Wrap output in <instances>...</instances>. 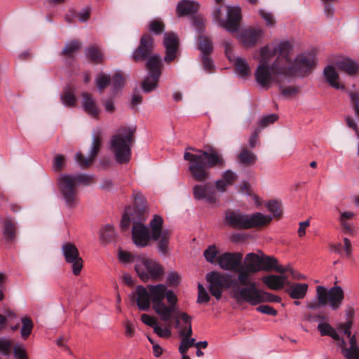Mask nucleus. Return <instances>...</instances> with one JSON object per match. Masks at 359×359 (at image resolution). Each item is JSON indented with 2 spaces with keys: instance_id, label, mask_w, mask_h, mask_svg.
<instances>
[{
  "instance_id": "f257e3e1",
  "label": "nucleus",
  "mask_w": 359,
  "mask_h": 359,
  "mask_svg": "<svg viewBox=\"0 0 359 359\" xmlns=\"http://www.w3.org/2000/svg\"><path fill=\"white\" fill-rule=\"evenodd\" d=\"M137 304L142 311H147L152 304L155 313L163 322H168L175 318V327L180 334V328L185 327L186 324L181 317L182 313L177 311L178 299L172 290H168L163 284L148 285L147 287L138 285L135 289Z\"/></svg>"
},
{
  "instance_id": "f03ea898",
  "label": "nucleus",
  "mask_w": 359,
  "mask_h": 359,
  "mask_svg": "<svg viewBox=\"0 0 359 359\" xmlns=\"http://www.w3.org/2000/svg\"><path fill=\"white\" fill-rule=\"evenodd\" d=\"M261 271V252L259 254L253 252L245 255L244 263H241L237 277L231 273H222L217 271H211L206 275L209 283L208 289L216 299H219L224 288H241L243 287H252L256 283L252 280V276Z\"/></svg>"
},
{
  "instance_id": "7ed1b4c3",
  "label": "nucleus",
  "mask_w": 359,
  "mask_h": 359,
  "mask_svg": "<svg viewBox=\"0 0 359 359\" xmlns=\"http://www.w3.org/2000/svg\"><path fill=\"white\" fill-rule=\"evenodd\" d=\"M283 53H280L276 43L268 44L255 56L259 64L255 71V80L259 87L269 89L273 83L288 81L283 63Z\"/></svg>"
},
{
  "instance_id": "20e7f679",
  "label": "nucleus",
  "mask_w": 359,
  "mask_h": 359,
  "mask_svg": "<svg viewBox=\"0 0 359 359\" xmlns=\"http://www.w3.org/2000/svg\"><path fill=\"white\" fill-rule=\"evenodd\" d=\"M154 47V39L148 34H144L140 39V46L133 52L134 61H143L148 58L146 63L149 71L148 76L143 80L142 88L144 93H150L158 86L161 76V62L159 55L151 56Z\"/></svg>"
},
{
  "instance_id": "39448f33",
  "label": "nucleus",
  "mask_w": 359,
  "mask_h": 359,
  "mask_svg": "<svg viewBox=\"0 0 359 359\" xmlns=\"http://www.w3.org/2000/svg\"><path fill=\"white\" fill-rule=\"evenodd\" d=\"M197 154L185 151L184 159L189 162V170L195 180L205 181L208 177L206 169L212 167H223L225 163L222 154L215 149L208 151L196 150Z\"/></svg>"
},
{
  "instance_id": "423d86ee",
  "label": "nucleus",
  "mask_w": 359,
  "mask_h": 359,
  "mask_svg": "<svg viewBox=\"0 0 359 359\" xmlns=\"http://www.w3.org/2000/svg\"><path fill=\"white\" fill-rule=\"evenodd\" d=\"M351 320L340 325L339 330L342 337L327 323H320L318 330L322 336H330L335 341L336 346L346 359H359V344L355 335L351 334Z\"/></svg>"
},
{
  "instance_id": "0eeeda50",
  "label": "nucleus",
  "mask_w": 359,
  "mask_h": 359,
  "mask_svg": "<svg viewBox=\"0 0 359 359\" xmlns=\"http://www.w3.org/2000/svg\"><path fill=\"white\" fill-rule=\"evenodd\" d=\"M277 43L280 53H284V59L282 60L285 74H286L288 81L294 76H302L310 72L313 68L316 60L313 54L304 53L296 56L294 60H292V46L289 41H280Z\"/></svg>"
},
{
  "instance_id": "6e6552de",
  "label": "nucleus",
  "mask_w": 359,
  "mask_h": 359,
  "mask_svg": "<svg viewBox=\"0 0 359 359\" xmlns=\"http://www.w3.org/2000/svg\"><path fill=\"white\" fill-rule=\"evenodd\" d=\"M134 143V130L130 128L123 127L118 129L111 137L109 149L118 163L129 162L131 158V148Z\"/></svg>"
},
{
  "instance_id": "1a4fd4ad",
  "label": "nucleus",
  "mask_w": 359,
  "mask_h": 359,
  "mask_svg": "<svg viewBox=\"0 0 359 359\" xmlns=\"http://www.w3.org/2000/svg\"><path fill=\"white\" fill-rule=\"evenodd\" d=\"M272 218L262 212L245 214L239 211H228L226 212L225 221L233 228L248 229L265 226L271 222Z\"/></svg>"
},
{
  "instance_id": "9d476101",
  "label": "nucleus",
  "mask_w": 359,
  "mask_h": 359,
  "mask_svg": "<svg viewBox=\"0 0 359 359\" xmlns=\"http://www.w3.org/2000/svg\"><path fill=\"white\" fill-rule=\"evenodd\" d=\"M233 297L238 302H245L252 306H255L265 302H280V297L257 289V285L236 288L233 290Z\"/></svg>"
},
{
  "instance_id": "9b49d317",
  "label": "nucleus",
  "mask_w": 359,
  "mask_h": 359,
  "mask_svg": "<svg viewBox=\"0 0 359 359\" xmlns=\"http://www.w3.org/2000/svg\"><path fill=\"white\" fill-rule=\"evenodd\" d=\"M137 258L135 269L142 281L147 282L150 279L159 280L163 276L164 269L156 260L144 256Z\"/></svg>"
},
{
  "instance_id": "f8f14e48",
  "label": "nucleus",
  "mask_w": 359,
  "mask_h": 359,
  "mask_svg": "<svg viewBox=\"0 0 359 359\" xmlns=\"http://www.w3.org/2000/svg\"><path fill=\"white\" fill-rule=\"evenodd\" d=\"M57 183L60 197L65 206L70 210L76 208L80 200L72 175H61L58 177Z\"/></svg>"
},
{
  "instance_id": "ddd939ff",
  "label": "nucleus",
  "mask_w": 359,
  "mask_h": 359,
  "mask_svg": "<svg viewBox=\"0 0 359 359\" xmlns=\"http://www.w3.org/2000/svg\"><path fill=\"white\" fill-rule=\"evenodd\" d=\"M222 6H215L212 11V16L215 20L219 22L226 31L236 32L239 28V22L241 20V8L240 6H227L226 19L222 18Z\"/></svg>"
},
{
  "instance_id": "4468645a",
  "label": "nucleus",
  "mask_w": 359,
  "mask_h": 359,
  "mask_svg": "<svg viewBox=\"0 0 359 359\" xmlns=\"http://www.w3.org/2000/svg\"><path fill=\"white\" fill-rule=\"evenodd\" d=\"M163 219L159 215H154L149 223L151 227V238L156 241V247L158 252L165 255L169 252L170 231L163 229Z\"/></svg>"
},
{
  "instance_id": "2eb2a0df",
  "label": "nucleus",
  "mask_w": 359,
  "mask_h": 359,
  "mask_svg": "<svg viewBox=\"0 0 359 359\" xmlns=\"http://www.w3.org/2000/svg\"><path fill=\"white\" fill-rule=\"evenodd\" d=\"M138 219L140 222H135L133 226L132 238L136 246L144 248L148 245L151 238L148 227L142 224V221H144L145 218L144 215H142L141 212H144L145 209L144 208H138Z\"/></svg>"
},
{
  "instance_id": "dca6fc26",
  "label": "nucleus",
  "mask_w": 359,
  "mask_h": 359,
  "mask_svg": "<svg viewBox=\"0 0 359 359\" xmlns=\"http://www.w3.org/2000/svg\"><path fill=\"white\" fill-rule=\"evenodd\" d=\"M62 251L66 262L72 264V273L79 275L83 267V260L76 245L67 243L62 245Z\"/></svg>"
},
{
  "instance_id": "f3484780",
  "label": "nucleus",
  "mask_w": 359,
  "mask_h": 359,
  "mask_svg": "<svg viewBox=\"0 0 359 359\" xmlns=\"http://www.w3.org/2000/svg\"><path fill=\"white\" fill-rule=\"evenodd\" d=\"M225 54L231 62H234L236 73L242 79H246L251 74L250 66L246 60L242 57H236L233 54V46L230 41H226Z\"/></svg>"
},
{
  "instance_id": "a211bd4d",
  "label": "nucleus",
  "mask_w": 359,
  "mask_h": 359,
  "mask_svg": "<svg viewBox=\"0 0 359 359\" xmlns=\"http://www.w3.org/2000/svg\"><path fill=\"white\" fill-rule=\"evenodd\" d=\"M181 317L186 326L180 328V336L182 339L179 346V351L181 354H184L187 353L189 348L195 346L196 339L190 338L192 334L191 317L187 313H182Z\"/></svg>"
},
{
  "instance_id": "6ab92c4d",
  "label": "nucleus",
  "mask_w": 359,
  "mask_h": 359,
  "mask_svg": "<svg viewBox=\"0 0 359 359\" xmlns=\"http://www.w3.org/2000/svg\"><path fill=\"white\" fill-rule=\"evenodd\" d=\"M242 259L241 252H224L217 257V262L222 269L236 272L238 275Z\"/></svg>"
},
{
  "instance_id": "aec40b11",
  "label": "nucleus",
  "mask_w": 359,
  "mask_h": 359,
  "mask_svg": "<svg viewBox=\"0 0 359 359\" xmlns=\"http://www.w3.org/2000/svg\"><path fill=\"white\" fill-rule=\"evenodd\" d=\"M193 195L196 200L214 204L217 201L215 187L210 182L196 184L193 187Z\"/></svg>"
},
{
  "instance_id": "412c9836",
  "label": "nucleus",
  "mask_w": 359,
  "mask_h": 359,
  "mask_svg": "<svg viewBox=\"0 0 359 359\" xmlns=\"http://www.w3.org/2000/svg\"><path fill=\"white\" fill-rule=\"evenodd\" d=\"M101 145V139L99 135H93L90 154L88 158H84L81 153L75 155V161L80 166L85 167L90 165L97 156Z\"/></svg>"
},
{
  "instance_id": "4be33fe9",
  "label": "nucleus",
  "mask_w": 359,
  "mask_h": 359,
  "mask_svg": "<svg viewBox=\"0 0 359 359\" xmlns=\"http://www.w3.org/2000/svg\"><path fill=\"white\" fill-rule=\"evenodd\" d=\"M325 298L327 304L334 311L338 310L344 300V290L340 286H334L330 290L325 287Z\"/></svg>"
},
{
  "instance_id": "5701e85b",
  "label": "nucleus",
  "mask_w": 359,
  "mask_h": 359,
  "mask_svg": "<svg viewBox=\"0 0 359 359\" xmlns=\"http://www.w3.org/2000/svg\"><path fill=\"white\" fill-rule=\"evenodd\" d=\"M163 45L165 48L164 60L167 62H170L176 57V52L179 45L177 36L172 32L165 33Z\"/></svg>"
},
{
  "instance_id": "b1692460",
  "label": "nucleus",
  "mask_w": 359,
  "mask_h": 359,
  "mask_svg": "<svg viewBox=\"0 0 359 359\" xmlns=\"http://www.w3.org/2000/svg\"><path fill=\"white\" fill-rule=\"evenodd\" d=\"M289 269V265L287 267L280 265L276 257L265 255L261 252V271H275L283 274L287 271Z\"/></svg>"
},
{
  "instance_id": "393cba45",
  "label": "nucleus",
  "mask_w": 359,
  "mask_h": 359,
  "mask_svg": "<svg viewBox=\"0 0 359 359\" xmlns=\"http://www.w3.org/2000/svg\"><path fill=\"white\" fill-rule=\"evenodd\" d=\"M263 34L262 28L246 29L240 34V39L245 46H252L262 37Z\"/></svg>"
},
{
  "instance_id": "a878e982",
  "label": "nucleus",
  "mask_w": 359,
  "mask_h": 359,
  "mask_svg": "<svg viewBox=\"0 0 359 359\" xmlns=\"http://www.w3.org/2000/svg\"><path fill=\"white\" fill-rule=\"evenodd\" d=\"M81 96L82 107L84 111L92 118H97L100 112V109L95 100L88 93H82Z\"/></svg>"
},
{
  "instance_id": "bb28decb",
  "label": "nucleus",
  "mask_w": 359,
  "mask_h": 359,
  "mask_svg": "<svg viewBox=\"0 0 359 359\" xmlns=\"http://www.w3.org/2000/svg\"><path fill=\"white\" fill-rule=\"evenodd\" d=\"M287 278L283 275H268L262 278V282L270 289L278 290L287 283Z\"/></svg>"
},
{
  "instance_id": "cd10ccee",
  "label": "nucleus",
  "mask_w": 359,
  "mask_h": 359,
  "mask_svg": "<svg viewBox=\"0 0 359 359\" xmlns=\"http://www.w3.org/2000/svg\"><path fill=\"white\" fill-rule=\"evenodd\" d=\"M199 8V4L194 1L182 0L177 6V12L179 16L192 15Z\"/></svg>"
},
{
  "instance_id": "c85d7f7f",
  "label": "nucleus",
  "mask_w": 359,
  "mask_h": 359,
  "mask_svg": "<svg viewBox=\"0 0 359 359\" xmlns=\"http://www.w3.org/2000/svg\"><path fill=\"white\" fill-rule=\"evenodd\" d=\"M316 299H314L306 304V308L311 310H318L327 305L325 298V287L319 285L316 287Z\"/></svg>"
},
{
  "instance_id": "c756f323",
  "label": "nucleus",
  "mask_w": 359,
  "mask_h": 359,
  "mask_svg": "<svg viewBox=\"0 0 359 359\" xmlns=\"http://www.w3.org/2000/svg\"><path fill=\"white\" fill-rule=\"evenodd\" d=\"M308 287L306 283H292L290 284L287 292L292 299H299L306 296Z\"/></svg>"
},
{
  "instance_id": "7c9ffc66",
  "label": "nucleus",
  "mask_w": 359,
  "mask_h": 359,
  "mask_svg": "<svg viewBox=\"0 0 359 359\" xmlns=\"http://www.w3.org/2000/svg\"><path fill=\"white\" fill-rule=\"evenodd\" d=\"M336 65L338 69L345 72L350 75L356 74L359 70V64L347 57H344L338 60Z\"/></svg>"
},
{
  "instance_id": "2f4dec72",
  "label": "nucleus",
  "mask_w": 359,
  "mask_h": 359,
  "mask_svg": "<svg viewBox=\"0 0 359 359\" xmlns=\"http://www.w3.org/2000/svg\"><path fill=\"white\" fill-rule=\"evenodd\" d=\"M355 215L352 212H341L339 222L341 226V231L344 233L352 234L353 232V223L352 219Z\"/></svg>"
},
{
  "instance_id": "473e14b6",
  "label": "nucleus",
  "mask_w": 359,
  "mask_h": 359,
  "mask_svg": "<svg viewBox=\"0 0 359 359\" xmlns=\"http://www.w3.org/2000/svg\"><path fill=\"white\" fill-rule=\"evenodd\" d=\"M324 77L329 84L336 88L339 89L342 88L338 82L339 76L335 69L332 65H327L325 67L323 71Z\"/></svg>"
},
{
  "instance_id": "72a5a7b5",
  "label": "nucleus",
  "mask_w": 359,
  "mask_h": 359,
  "mask_svg": "<svg viewBox=\"0 0 359 359\" xmlns=\"http://www.w3.org/2000/svg\"><path fill=\"white\" fill-rule=\"evenodd\" d=\"M86 56L94 63H100L103 61V54L98 46L93 45L86 50Z\"/></svg>"
},
{
  "instance_id": "f704fd0d",
  "label": "nucleus",
  "mask_w": 359,
  "mask_h": 359,
  "mask_svg": "<svg viewBox=\"0 0 359 359\" xmlns=\"http://www.w3.org/2000/svg\"><path fill=\"white\" fill-rule=\"evenodd\" d=\"M61 101L65 107H72L75 105L76 98L74 90L68 86L60 96Z\"/></svg>"
},
{
  "instance_id": "c9c22d12",
  "label": "nucleus",
  "mask_w": 359,
  "mask_h": 359,
  "mask_svg": "<svg viewBox=\"0 0 359 359\" xmlns=\"http://www.w3.org/2000/svg\"><path fill=\"white\" fill-rule=\"evenodd\" d=\"M238 158L241 163L250 165L255 163L257 161V156L251 151L246 148L242 149Z\"/></svg>"
},
{
  "instance_id": "e433bc0d",
  "label": "nucleus",
  "mask_w": 359,
  "mask_h": 359,
  "mask_svg": "<svg viewBox=\"0 0 359 359\" xmlns=\"http://www.w3.org/2000/svg\"><path fill=\"white\" fill-rule=\"evenodd\" d=\"M16 227L13 221L11 219H6L4 222V236L8 241H11L15 238Z\"/></svg>"
},
{
  "instance_id": "4c0bfd02",
  "label": "nucleus",
  "mask_w": 359,
  "mask_h": 359,
  "mask_svg": "<svg viewBox=\"0 0 359 359\" xmlns=\"http://www.w3.org/2000/svg\"><path fill=\"white\" fill-rule=\"evenodd\" d=\"M133 210L135 211V209H132L131 208L126 209L121 222V226L123 229H128L130 223H133L134 225L135 222H140V221L137 220L138 217H135L132 214Z\"/></svg>"
},
{
  "instance_id": "58836bf2",
  "label": "nucleus",
  "mask_w": 359,
  "mask_h": 359,
  "mask_svg": "<svg viewBox=\"0 0 359 359\" xmlns=\"http://www.w3.org/2000/svg\"><path fill=\"white\" fill-rule=\"evenodd\" d=\"M22 327L20 329L21 337L23 339H27L31 334L34 324L32 320L29 317H24L21 318Z\"/></svg>"
},
{
  "instance_id": "ea45409f",
  "label": "nucleus",
  "mask_w": 359,
  "mask_h": 359,
  "mask_svg": "<svg viewBox=\"0 0 359 359\" xmlns=\"http://www.w3.org/2000/svg\"><path fill=\"white\" fill-rule=\"evenodd\" d=\"M198 47L203 55H209L212 51L213 47L210 40L205 36H200L198 39Z\"/></svg>"
},
{
  "instance_id": "a19ab883",
  "label": "nucleus",
  "mask_w": 359,
  "mask_h": 359,
  "mask_svg": "<svg viewBox=\"0 0 359 359\" xmlns=\"http://www.w3.org/2000/svg\"><path fill=\"white\" fill-rule=\"evenodd\" d=\"M116 236L114 228L111 224H107L102 227L100 232V238L103 242H111Z\"/></svg>"
},
{
  "instance_id": "79ce46f5",
  "label": "nucleus",
  "mask_w": 359,
  "mask_h": 359,
  "mask_svg": "<svg viewBox=\"0 0 359 359\" xmlns=\"http://www.w3.org/2000/svg\"><path fill=\"white\" fill-rule=\"evenodd\" d=\"M13 348L11 339L6 337L0 338V355L5 357H9L11 354L12 350L13 351ZM0 359H1V357Z\"/></svg>"
},
{
  "instance_id": "37998d69",
  "label": "nucleus",
  "mask_w": 359,
  "mask_h": 359,
  "mask_svg": "<svg viewBox=\"0 0 359 359\" xmlns=\"http://www.w3.org/2000/svg\"><path fill=\"white\" fill-rule=\"evenodd\" d=\"M142 257L141 255H134L132 253L121 250H120L118 251V259L121 262L127 264V263H131V262H135L137 259V257Z\"/></svg>"
},
{
  "instance_id": "c03bdc74",
  "label": "nucleus",
  "mask_w": 359,
  "mask_h": 359,
  "mask_svg": "<svg viewBox=\"0 0 359 359\" xmlns=\"http://www.w3.org/2000/svg\"><path fill=\"white\" fill-rule=\"evenodd\" d=\"M72 177L74 180V184L77 186L79 184H83L85 185H88L93 180V176L90 175L86 173L78 174L75 175H72Z\"/></svg>"
},
{
  "instance_id": "a18cd8bd",
  "label": "nucleus",
  "mask_w": 359,
  "mask_h": 359,
  "mask_svg": "<svg viewBox=\"0 0 359 359\" xmlns=\"http://www.w3.org/2000/svg\"><path fill=\"white\" fill-rule=\"evenodd\" d=\"M111 85L113 86L114 93H117L124 86V78L120 72H116L112 79Z\"/></svg>"
},
{
  "instance_id": "49530a36",
  "label": "nucleus",
  "mask_w": 359,
  "mask_h": 359,
  "mask_svg": "<svg viewBox=\"0 0 359 359\" xmlns=\"http://www.w3.org/2000/svg\"><path fill=\"white\" fill-rule=\"evenodd\" d=\"M217 254L218 250L215 245L208 246L203 252L206 261L212 264L216 260Z\"/></svg>"
},
{
  "instance_id": "de8ad7c7",
  "label": "nucleus",
  "mask_w": 359,
  "mask_h": 359,
  "mask_svg": "<svg viewBox=\"0 0 359 359\" xmlns=\"http://www.w3.org/2000/svg\"><path fill=\"white\" fill-rule=\"evenodd\" d=\"M268 210L272 214L273 217H278L282 214L280 204L276 201H271L266 204Z\"/></svg>"
},
{
  "instance_id": "09e8293b",
  "label": "nucleus",
  "mask_w": 359,
  "mask_h": 359,
  "mask_svg": "<svg viewBox=\"0 0 359 359\" xmlns=\"http://www.w3.org/2000/svg\"><path fill=\"white\" fill-rule=\"evenodd\" d=\"M259 14L260 17L265 21L266 26L273 27L275 25L276 19L271 13L267 12L264 9H260L259 11Z\"/></svg>"
},
{
  "instance_id": "8fccbe9b",
  "label": "nucleus",
  "mask_w": 359,
  "mask_h": 359,
  "mask_svg": "<svg viewBox=\"0 0 359 359\" xmlns=\"http://www.w3.org/2000/svg\"><path fill=\"white\" fill-rule=\"evenodd\" d=\"M96 84L100 92L110 83V78L102 73H100L96 76Z\"/></svg>"
},
{
  "instance_id": "3c124183",
  "label": "nucleus",
  "mask_w": 359,
  "mask_h": 359,
  "mask_svg": "<svg viewBox=\"0 0 359 359\" xmlns=\"http://www.w3.org/2000/svg\"><path fill=\"white\" fill-rule=\"evenodd\" d=\"M198 290L197 302L198 304L208 303L210 300V296L205 287L201 283H198Z\"/></svg>"
},
{
  "instance_id": "603ef678",
  "label": "nucleus",
  "mask_w": 359,
  "mask_h": 359,
  "mask_svg": "<svg viewBox=\"0 0 359 359\" xmlns=\"http://www.w3.org/2000/svg\"><path fill=\"white\" fill-rule=\"evenodd\" d=\"M163 29H164V25L160 20H152L149 23V32H151L156 35L161 34V32L163 31Z\"/></svg>"
},
{
  "instance_id": "864d4df0",
  "label": "nucleus",
  "mask_w": 359,
  "mask_h": 359,
  "mask_svg": "<svg viewBox=\"0 0 359 359\" xmlns=\"http://www.w3.org/2000/svg\"><path fill=\"white\" fill-rule=\"evenodd\" d=\"M15 359H28L25 348L20 344H16L13 348Z\"/></svg>"
},
{
  "instance_id": "5fc2aeb1",
  "label": "nucleus",
  "mask_w": 359,
  "mask_h": 359,
  "mask_svg": "<svg viewBox=\"0 0 359 359\" xmlns=\"http://www.w3.org/2000/svg\"><path fill=\"white\" fill-rule=\"evenodd\" d=\"M278 119L276 114H271L262 117L259 121V127L264 128L270 124L273 123Z\"/></svg>"
},
{
  "instance_id": "6e6d98bb",
  "label": "nucleus",
  "mask_w": 359,
  "mask_h": 359,
  "mask_svg": "<svg viewBox=\"0 0 359 359\" xmlns=\"http://www.w3.org/2000/svg\"><path fill=\"white\" fill-rule=\"evenodd\" d=\"M80 47V44L77 41H73L67 43L62 50V53L67 55H71Z\"/></svg>"
},
{
  "instance_id": "4d7b16f0",
  "label": "nucleus",
  "mask_w": 359,
  "mask_h": 359,
  "mask_svg": "<svg viewBox=\"0 0 359 359\" xmlns=\"http://www.w3.org/2000/svg\"><path fill=\"white\" fill-rule=\"evenodd\" d=\"M154 332L161 338H168L171 335L170 328L167 327L163 328L159 326L158 324H157V325L154 328Z\"/></svg>"
},
{
  "instance_id": "13d9d810",
  "label": "nucleus",
  "mask_w": 359,
  "mask_h": 359,
  "mask_svg": "<svg viewBox=\"0 0 359 359\" xmlns=\"http://www.w3.org/2000/svg\"><path fill=\"white\" fill-rule=\"evenodd\" d=\"M236 174L231 170H226L222 174V178L227 184L231 185L236 179Z\"/></svg>"
},
{
  "instance_id": "bf43d9fd",
  "label": "nucleus",
  "mask_w": 359,
  "mask_h": 359,
  "mask_svg": "<svg viewBox=\"0 0 359 359\" xmlns=\"http://www.w3.org/2000/svg\"><path fill=\"white\" fill-rule=\"evenodd\" d=\"M142 321L147 325L152 327L153 329L157 325L158 323L156 318L147 313H143L141 316Z\"/></svg>"
},
{
  "instance_id": "052dcab7",
  "label": "nucleus",
  "mask_w": 359,
  "mask_h": 359,
  "mask_svg": "<svg viewBox=\"0 0 359 359\" xmlns=\"http://www.w3.org/2000/svg\"><path fill=\"white\" fill-rule=\"evenodd\" d=\"M257 311L264 314L275 316L277 315V311L273 307L269 305H260L257 308Z\"/></svg>"
},
{
  "instance_id": "680f3d73",
  "label": "nucleus",
  "mask_w": 359,
  "mask_h": 359,
  "mask_svg": "<svg viewBox=\"0 0 359 359\" xmlns=\"http://www.w3.org/2000/svg\"><path fill=\"white\" fill-rule=\"evenodd\" d=\"M349 97L353 104L354 111L359 116V93H349Z\"/></svg>"
},
{
  "instance_id": "e2e57ef3",
  "label": "nucleus",
  "mask_w": 359,
  "mask_h": 359,
  "mask_svg": "<svg viewBox=\"0 0 359 359\" xmlns=\"http://www.w3.org/2000/svg\"><path fill=\"white\" fill-rule=\"evenodd\" d=\"M168 283L171 286L177 285L180 283V276L176 272H170L167 278Z\"/></svg>"
},
{
  "instance_id": "0e129e2a",
  "label": "nucleus",
  "mask_w": 359,
  "mask_h": 359,
  "mask_svg": "<svg viewBox=\"0 0 359 359\" xmlns=\"http://www.w3.org/2000/svg\"><path fill=\"white\" fill-rule=\"evenodd\" d=\"M124 326H125V335L128 338L133 337L134 335V333H135V328H134L133 324L130 321L127 320L125 323Z\"/></svg>"
},
{
  "instance_id": "69168bd1",
  "label": "nucleus",
  "mask_w": 359,
  "mask_h": 359,
  "mask_svg": "<svg viewBox=\"0 0 359 359\" xmlns=\"http://www.w3.org/2000/svg\"><path fill=\"white\" fill-rule=\"evenodd\" d=\"M64 164V157L62 155H57L54 158L53 168L55 171H59L62 169Z\"/></svg>"
},
{
  "instance_id": "338daca9",
  "label": "nucleus",
  "mask_w": 359,
  "mask_h": 359,
  "mask_svg": "<svg viewBox=\"0 0 359 359\" xmlns=\"http://www.w3.org/2000/svg\"><path fill=\"white\" fill-rule=\"evenodd\" d=\"M298 92V88L293 86H289L282 89V95L285 97H292L295 95Z\"/></svg>"
},
{
  "instance_id": "774afa93",
  "label": "nucleus",
  "mask_w": 359,
  "mask_h": 359,
  "mask_svg": "<svg viewBox=\"0 0 359 359\" xmlns=\"http://www.w3.org/2000/svg\"><path fill=\"white\" fill-rule=\"evenodd\" d=\"M203 65L205 70L210 71L213 67V62L208 55H203L202 56Z\"/></svg>"
}]
</instances>
